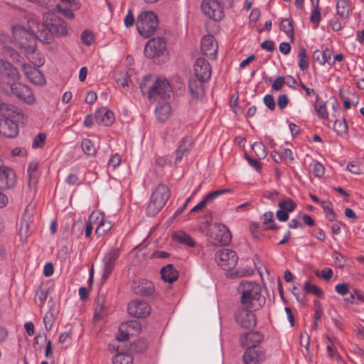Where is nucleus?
Segmentation results:
<instances>
[{
    "label": "nucleus",
    "instance_id": "f257e3e1",
    "mask_svg": "<svg viewBox=\"0 0 364 364\" xmlns=\"http://www.w3.org/2000/svg\"><path fill=\"white\" fill-rule=\"evenodd\" d=\"M237 291L241 295L242 307L258 310L265 303V299L261 294V287L257 282L243 281L237 287Z\"/></svg>",
    "mask_w": 364,
    "mask_h": 364
},
{
    "label": "nucleus",
    "instance_id": "f03ea898",
    "mask_svg": "<svg viewBox=\"0 0 364 364\" xmlns=\"http://www.w3.org/2000/svg\"><path fill=\"white\" fill-rule=\"evenodd\" d=\"M142 95H146L148 99L156 101L159 99L165 100L170 96L171 86L166 79H154L151 75L143 77L139 85Z\"/></svg>",
    "mask_w": 364,
    "mask_h": 364
},
{
    "label": "nucleus",
    "instance_id": "7ed1b4c3",
    "mask_svg": "<svg viewBox=\"0 0 364 364\" xmlns=\"http://www.w3.org/2000/svg\"><path fill=\"white\" fill-rule=\"evenodd\" d=\"M0 134L8 138H14L18 134L17 121L21 112L13 105L2 104L0 106Z\"/></svg>",
    "mask_w": 364,
    "mask_h": 364
},
{
    "label": "nucleus",
    "instance_id": "20e7f679",
    "mask_svg": "<svg viewBox=\"0 0 364 364\" xmlns=\"http://www.w3.org/2000/svg\"><path fill=\"white\" fill-rule=\"evenodd\" d=\"M13 40L19 46L21 52L26 55L33 53L36 50V35L33 29L21 25H15L12 28Z\"/></svg>",
    "mask_w": 364,
    "mask_h": 364
},
{
    "label": "nucleus",
    "instance_id": "39448f33",
    "mask_svg": "<svg viewBox=\"0 0 364 364\" xmlns=\"http://www.w3.org/2000/svg\"><path fill=\"white\" fill-rule=\"evenodd\" d=\"M136 26L140 36L145 38H149L159 27L158 17L153 11H143L137 17Z\"/></svg>",
    "mask_w": 364,
    "mask_h": 364
},
{
    "label": "nucleus",
    "instance_id": "423d86ee",
    "mask_svg": "<svg viewBox=\"0 0 364 364\" xmlns=\"http://www.w3.org/2000/svg\"><path fill=\"white\" fill-rule=\"evenodd\" d=\"M170 195L169 188L164 184H159L151 196L146 209L147 215L151 217L156 215L164 206Z\"/></svg>",
    "mask_w": 364,
    "mask_h": 364
},
{
    "label": "nucleus",
    "instance_id": "0eeeda50",
    "mask_svg": "<svg viewBox=\"0 0 364 364\" xmlns=\"http://www.w3.org/2000/svg\"><path fill=\"white\" fill-rule=\"evenodd\" d=\"M208 240L213 245H226L231 241L229 229L223 224H215L207 232Z\"/></svg>",
    "mask_w": 364,
    "mask_h": 364
},
{
    "label": "nucleus",
    "instance_id": "6e6552de",
    "mask_svg": "<svg viewBox=\"0 0 364 364\" xmlns=\"http://www.w3.org/2000/svg\"><path fill=\"white\" fill-rule=\"evenodd\" d=\"M43 26L48 27L54 35L58 37L68 34L67 26L65 21L52 12H45L43 16Z\"/></svg>",
    "mask_w": 364,
    "mask_h": 364
},
{
    "label": "nucleus",
    "instance_id": "1a4fd4ad",
    "mask_svg": "<svg viewBox=\"0 0 364 364\" xmlns=\"http://www.w3.org/2000/svg\"><path fill=\"white\" fill-rule=\"evenodd\" d=\"M215 260L218 266L226 271L233 269L238 261L236 252L230 249H222L215 254Z\"/></svg>",
    "mask_w": 364,
    "mask_h": 364
},
{
    "label": "nucleus",
    "instance_id": "9d476101",
    "mask_svg": "<svg viewBox=\"0 0 364 364\" xmlns=\"http://www.w3.org/2000/svg\"><path fill=\"white\" fill-rule=\"evenodd\" d=\"M166 52V41L162 37L152 38L145 45L144 54L149 58L164 55Z\"/></svg>",
    "mask_w": 364,
    "mask_h": 364
},
{
    "label": "nucleus",
    "instance_id": "9b49d317",
    "mask_svg": "<svg viewBox=\"0 0 364 364\" xmlns=\"http://www.w3.org/2000/svg\"><path fill=\"white\" fill-rule=\"evenodd\" d=\"M28 26L34 31L36 40L38 39L44 43H50L54 40L55 35L48 27L40 26L37 19L31 18L28 20Z\"/></svg>",
    "mask_w": 364,
    "mask_h": 364
},
{
    "label": "nucleus",
    "instance_id": "f8f14e48",
    "mask_svg": "<svg viewBox=\"0 0 364 364\" xmlns=\"http://www.w3.org/2000/svg\"><path fill=\"white\" fill-rule=\"evenodd\" d=\"M203 13L209 18L214 21H220L224 13L221 4L216 0H205L201 4Z\"/></svg>",
    "mask_w": 364,
    "mask_h": 364
},
{
    "label": "nucleus",
    "instance_id": "ddd939ff",
    "mask_svg": "<svg viewBox=\"0 0 364 364\" xmlns=\"http://www.w3.org/2000/svg\"><path fill=\"white\" fill-rule=\"evenodd\" d=\"M250 309H242L238 310L235 314V320L238 325L244 328H254L257 324L256 316L253 311Z\"/></svg>",
    "mask_w": 364,
    "mask_h": 364
},
{
    "label": "nucleus",
    "instance_id": "4468645a",
    "mask_svg": "<svg viewBox=\"0 0 364 364\" xmlns=\"http://www.w3.org/2000/svg\"><path fill=\"white\" fill-rule=\"evenodd\" d=\"M119 256V250L112 248L107 252L103 258L104 268L102 275V283L105 282L109 277L115 267L116 262Z\"/></svg>",
    "mask_w": 364,
    "mask_h": 364
},
{
    "label": "nucleus",
    "instance_id": "2eb2a0df",
    "mask_svg": "<svg viewBox=\"0 0 364 364\" xmlns=\"http://www.w3.org/2000/svg\"><path fill=\"white\" fill-rule=\"evenodd\" d=\"M265 358V352L261 346H251L247 348L242 357L245 364H260Z\"/></svg>",
    "mask_w": 364,
    "mask_h": 364
},
{
    "label": "nucleus",
    "instance_id": "dca6fc26",
    "mask_svg": "<svg viewBox=\"0 0 364 364\" xmlns=\"http://www.w3.org/2000/svg\"><path fill=\"white\" fill-rule=\"evenodd\" d=\"M12 93L27 104L32 105L36 102L34 94L31 89L20 82H15L11 85Z\"/></svg>",
    "mask_w": 364,
    "mask_h": 364
},
{
    "label": "nucleus",
    "instance_id": "f3484780",
    "mask_svg": "<svg viewBox=\"0 0 364 364\" xmlns=\"http://www.w3.org/2000/svg\"><path fill=\"white\" fill-rule=\"evenodd\" d=\"M128 313L136 318H145L151 313V307L144 301L134 300L131 301L127 306Z\"/></svg>",
    "mask_w": 364,
    "mask_h": 364
},
{
    "label": "nucleus",
    "instance_id": "a211bd4d",
    "mask_svg": "<svg viewBox=\"0 0 364 364\" xmlns=\"http://www.w3.org/2000/svg\"><path fill=\"white\" fill-rule=\"evenodd\" d=\"M16 184V174L12 168L1 164L0 160V188H11Z\"/></svg>",
    "mask_w": 364,
    "mask_h": 364
},
{
    "label": "nucleus",
    "instance_id": "6ab92c4d",
    "mask_svg": "<svg viewBox=\"0 0 364 364\" xmlns=\"http://www.w3.org/2000/svg\"><path fill=\"white\" fill-rule=\"evenodd\" d=\"M194 77L201 79L202 81H207L211 75V68L209 63L204 58L196 59L194 66Z\"/></svg>",
    "mask_w": 364,
    "mask_h": 364
},
{
    "label": "nucleus",
    "instance_id": "aec40b11",
    "mask_svg": "<svg viewBox=\"0 0 364 364\" xmlns=\"http://www.w3.org/2000/svg\"><path fill=\"white\" fill-rule=\"evenodd\" d=\"M201 50L204 55L215 59L218 53V43L211 35L203 36L201 40Z\"/></svg>",
    "mask_w": 364,
    "mask_h": 364
},
{
    "label": "nucleus",
    "instance_id": "412c9836",
    "mask_svg": "<svg viewBox=\"0 0 364 364\" xmlns=\"http://www.w3.org/2000/svg\"><path fill=\"white\" fill-rule=\"evenodd\" d=\"M21 67L25 75L32 83L39 85L45 83L44 76L38 69L26 63L22 64Z\"/></svg>",
    "mask_w": 364,
    "mask_h": 364
},
{
    "label": "nucleus",
    "instance_id": "4be33fe9",
    "mask_svg": "<svg viewBox=\"0 0 364 364\" xmlns=\"http://www.w3.org/2000/svg\"><path fill=\"white\" fill-rule=\"evenodd\" d=\"M133 291L139 295L147 296L153 294L154 286L152 282L144 279L135 281L132 286Z\"/></svg>",
    "mask_w": 364,
    "mask_h": 364
},
{
    "label": "nucleus",
    "instance_id": "5701e85b",
    "mask_svg": "<svg viewBox=\"0 0 364 364\" xmlns=\"http://www.w3.org/2000/svg\"><path fill=\"white\" fill-rule=\"evenodd\" d=\"M263 336L258 331L243 333L240 336V343L242 347L259 346Z\"/></svg>",
    "mask_w": 364,
    "mask_h": 364
},
{
    "label": "nucleus",
    "instance_id": "b1692460",
    "mask_svg": "<svg viewBox=\"0 0 364 364\" xmlns=\"http://www.w3.org/2000/svg\"><path fill=\"white\" fill-rule=\"evenodd\" d=\"M95 117L97 124L104 126L111 125L114 120L113 112L107 110L106 108H102L97 110Z\"/></svg>",
    "mask_w": 364,
    "mask_h": 364
},
{
    "label": "nucleus",
    "instance_id": "393cba45",
    "mask_svg": "<svg viewBox=\"0 0 364 364\" xmlns=\"http://www.w3.org/2000/svg\"><path fill=\"white\" fill-rule=\"evenodd\" d=\"M205 81H202L196 77H192L189 80V90L193 98L198 99L204 95L203 83Z\"/></svg>",
    "mask_w": 364,
    "mask_h": 364
},
{
    "label": "nucleus",
    "instance_id": "a878e982",
    "mask_svg": "<svg viewBox=\"0 0 364 364\" xmlns=\"http://www.w3.org/2000/svg\"><path fill=\"white\" fill-rule=\"evenodd\" d=\"M0 74L12 80H18L19 73L17 69L9 62L0 58Z\"/></svg>",
    "mask_w": 364,
    "mask_h": 364
},
{
    "label": "nucleus",
    "instance_id": "bb28decb",
    "mask_svg": "<svg viewBox=\"0 0 364 364\" xmlns=\"http://www.w3.org/2000/svg\"><path fill=\"white\" fill-rule=\"evenodd\" d=\"M156 116L159 122H165L170 117L171 114V108L168 103L162 102L159 103L156 106Z\"/></svg>",
    "mask_w": 364,
    "mask_h": 364
},
{
    "label": "nucleus",
    "instance_id": "cd10ccee",
    "mask_svg": "<svg viewBox=\"0 0 364 364\" xmlns=\"http://www.w3.org/2000/svg\"><path fill=\"white\" fill-rule=\"evenodd\" d=\"M161 278L164 282L172 283L178 277V272L173 264H168L161 269Z\"/></svg>",
    "mask_w": 364,
    "mask_h": 364
},
{
    "label": "nucleus",
    "instance_id": "c85d7f7f",
    "mask_svg": "<svg viewBox=\"0 0 364 364\" xmlns=\"http://www.w3.org/2000/svg\"><path fill=\"white\" fill-rule=\"evenodd\" d=\"M106 302V296L105 294L102 293L99 294L96 299L97 306L95 308V314H94V319L100 320L102 318L105 311L107 310V307L105 306Z\"/></svg>",
    "mask_w": 364,
    "mask_h": 364
},
{
    "label": "nucleus",
    "instance_id": "c756f323",
    "mask_svg": "<svg viewBox=\"0 0 364 364\" xmlns=\"http://www.w3.org/2000/svg\"><path fill=\"white\" fill-rule=\"evenodd\" d=\"M173 238L179 243L189 247H194L196 243L191 236L183 230H177L173 232Z\"/></svg>",
    "mask_w": 364,
    "mask_h": 364
},
{
    "label": "nucleus",
    "instance_id": "7c9ffc66",
    "mask_svg": "<svg viewBox=\"0 0 364 364\" xmlns=\"http://www.w3.org/2000/svg\"><path fill=\"white\" fill-rule=\"evenodd\" d=\"M332 51L326 48L324 50H316L313 53V58L318 62L320 65H324L326 63H330Z\"/></svg>",
    "mask_w": 364,
    "mask_h": 364
},
{
    "label": "nucleus",
    "instance_id": "2f4dec72",
    "mask_svg": "<svg viewBox=\"0 0 364 364\" xmlns=\"http://www.w3.org/2000/svg\"><path fill=\"white\" fill-rule=\"evenodd\" d=\"M314 108L319 117L322 119L328 118V114L326 109V102L321 100L318 95L316 96Z\"/></svg>",
    "mask_w": 364,
    "mask_h": 364
},
{
    "label": "nucleus",
    "instance_id": "473e14b6",
    "mask_svg": "<svg viewBox=\"0 0 364 364\" xmlns=\"http://www.w3.org/2000/svg\"><path fill=\"white\" fill-rule=\"evenodd\" d=\"M280 28L289 36L291 41H294V28L292 21L289 18H284L280 23Z\"/></svg>",
    "mask_w": 364,
    "mask_h": 364
},
{
    "label": "nucleus",
    "instance_id": "72a5a7b5",
    "mask_svg": "<svg viewBox=\"0 0 364 364\" xmlns=\"http://www.w3.org/2000/svg\"><path fill=\"white\" fill-rule=\"evenodd\" d=\"M336 9L341 18H347L349 16V5L346 0H338Z\"/></svg>",
    "mask_w": 364,
    "mask_h": 364
},
{
    "label": "nucleus",
    "instance_id": "f704fd0d",
    "mask_svg": "<svg viewBox=\"0 0 364 364\" xmlns=\"http://www.w3.org/2000/svg\"><path fill=\"white\" fill-rule=\"evenodd\" d=\"M133 358L131 354L119 353L112 358L113 364H132Z\"/></svg>",
    "mask_w": 364,
    "mask_h": 364
},
{
    "label": "nucleus",
    "instance_id": "c9c22d12",
    "mask_svg": "<svg viewBox=\"0 0 364 364\" xmlns=\"http://www.w3.org/2000/svg\"><path fill=\"white\" fill-rule=\"evenodd\" d=\"M81 146L84 153L87 156H92L95 155L97 151L96 148L91 140L88 139H83L81 143Z\"/></svg>",
    "mask_w": 364,
    "mask_h": 364
},
{
    "label": "nucleus",
    "instance_id": "e433bc0d",
    "mask_svg": "<svg viewBox=\"0 0 364 364\" xmlns=\"http://www.w3.org/2000/svg\"><path fill=\"white\" fill-rule=\"evenodd\" d=\"M304 289L306 293L312 294L319 298L323 296V291L317 286L312 284L310 282H306L304 284Z\"/></svg>",
    "mask_w": 364,
    "mask_h": 364
},
{
    "label": "nucleus",
    "instance_id": "4c0bfd02",
    "mask_svg": "<svg viewBox=\"0 0 364 364\" xmlns=\"http://www.w3.org/2000/svg\"><path fill=\"white\" fill-rule=\"evenodd\" d=\"M298 58L299 68L303 71L307 70L309 68V61L306 57V49L304 47L299 48Z\"/></svg>",
    "mask_w": 364,
    "mask_h": 364
},
{
    "label": "nucleus",
    "instance_id": "58836bf2",
    "mask_svg": "<svg viewBox=\"0 0 364 364\" xmlns=\"http://www.w3.org/2000/svg\"><path fill=\"white\" fill-rule=\"evenodd\" d=\"M311 1L312 2V4H314V0H311ZM318 3H319V0H316V4L314 5V9L311 11V16H310L311 21L313 23L316 24V26H318V25L320 22V20H321V13H320V10L318 8Z\"/></svg>",
    "mask_w": 364,
    "mask_h": 364
},
{
    "label": "nucleus",
    "instance_id": "ea45409f",
    "mask_svg": "<svg viewBox=\"0 0 364 364\" xmlns=\"http://www.w3.org/2000/svg\"><path fill=\"white\" fill-rule=\"evenodd\" d=\"M252 149L258 159H262L266 157L267 152L265 150V146L262 142H255L252 146Z\"/></svg>",
    "mask_w": 364,
    "mask_h": 364
},
{
    "label": "nucleus",
    "instance_id": "a19ab883",
    "mask_svg": "<svg viewBox=\"0 0 364 364\" xmlns=\"http://www.w3.org/2000/svg\"><path fill=\"white\" fill-rule=\"evenodd\" d=\"M112 227V224L110 221H106L105 220L98 224L96 228L95 233L98 237L105 235Z\"/></svg>",
    "mask_w": 364,
    "mask_h": 364
},
{
    "label": "nucleus",
    "instance_id": "79ce46f5",
    "mask_svg": "<svg viewBox=\"0 0 364 364\" xmlns=\"http://www.w3.org/2000/svg\"><path fill=\"white\" fill-rule=\"evenodd\" d=\"M278 205L280 209L289 213L294 210L295 208L296 207V203L291 199H287L280 201Z\"/></svg>",
    "mask_w": 364,
    "mask_h": 364
},
{
    "label": "nucleus",
    "instance_id": "37998d69",
    "mask_svg": "<svg viewBox=\"0 0 364 364\" xmlns=\"http://www.w3.org/2000/svg\"><path fill=\"white\" fill-rule=\"evenodd\" d=\"M146 348V342L143 339H138L130 345V350L135 353H142Z\"/></svg>",
    "mask_w": 364,
    "mask_h": 364
},
{
    "label": "nucleus",
    "instance_id": "c03bdc74",
    "mask_svg": "<svg viewBox=\"0 0 364 364\" xmlns=\"http://www.w3.org/2000/svg\"><path fill=\"white\" fill-rule=\"evenodd\" d=\"M333 129L338 135H343L348 132V125L345 120H336L334 122Z\"/></svg>",
    "mask_w": 364,
    "mask_h": 364
},
{
    "label": "nucleus",
    "instance_id": "a18cd8bd",
    "mask_svg": "<svg viewBox=\"0 0 364 364\" xmlns=\"http://www.w3.org/2000/svg\"><path fill=\"white\" fill-rule=\"evenodd\" d=\"M48 291L47 289H40L36 292L35 301L36 304L42 307L48 297Z\"/></svg>",
    "mask_w": 364,
    "mask_h": 364
},
{
    "label": "nucleus",
    "instance_id": "49530a36",
    "mask_svg": "<svg viewBox=\"0 0 364 364\" xmlns=\"http://www.w3.org/2000/svg\"><path fill=\"white\" fill-rule=\"evenodd\" d=\"M230 191V189H221L217 190L213 192L209 193L203 200L205 201V204H208L211 203L215 198L221 194Z\"/></svg>",
    "mask_w": 364,
    "mask_h": 364
},
{
    "label": "nucleus",
    "instance_id": "de8ad7c7",
    "mask_svg": "<svg viewBox=\"0 0 364 364\" xmlns=\"http://www.w3.org/2000/svg\"><path fill=\"white\" fill-rule=\"evenodd\" d=\"M38 165L36 162H31L28 168V174L29 176V182L28 184L31 186V183L33 181V183L36 182V172L38 171Z\"/></svg>",
    "mask_w": 364,
    "mask_h": 364
},
{
    "label": "nucleus",
    "instance_id": "09e8293b",
    "mask_svg": "<svg viewBox=\"0 0 364 364\" xmlns=\"http://www.w3.org/2000/svg\"><path fill=\"white\" fill-rule=\"evenodd\" d=\"M46 135L43 133H39L33 139L32 147L33 149L42 148L46 141Z\"/></svg>",
    "mask_w": 364,
    "mask_h": 364
},
{
    "label": "nucleus",
    "instance_id": "8fccbe9b",
    "mask_svg": "<svg viewBox=\"0 0 364 364\" xmlns=\"http://www.w3.org/2000/svg\"><path fill=\"white\" fill-rule=\"evenodd\" d=\"M29 225L27 221L25 220H23V221L21 223L20 229H19V235L21 237V240H26L28 236L29 235Z\"/></svg>",
    "mask_w": 364,
    "mask_h": 364
},
{
    "label": "nucleus",
    "instance_id": "3c124183",
    "mask_svg": "<svg viewBox=\"0 0 364 364\" xmlns=\"http://www.w3.org/2000/svg\"><path fill=\"white\" fill-rule=\"evenodd\" d=\"M89 220L93 224L98 226V224L102 223L105 220V215L102 212H93L89 218Z\"/></svg>",
    "mask_w": 364,
    "mask_h": 364
},
{
    "label": "nucleus",
    "instance_id": "603ef678",
    "mask_svg": "<svg viewBox=\"0 0 364 364\" xmlns=\"http://www.w3.org/2000/svg\"><path fill=\"white\" fill-rule=\"evenodd\" d=\"M43 321L46 329L48 331L50 330L55 322L53 314L51 311L47 312L44 316Z\"/></svg>",
    "mask_w": 364,
    "mask_h": 364
},
{
    "label": "nucleus",
    "instance_id": "864d4df0",
    "mask_svg": "<svg viewBox=\"0 0 364 364\" xmlns=\"http://www.w3.org/2000/svg\"><path fill=\"white\" fill-rule=\"evenodd\" d=\"M81 41L84 44L90 46L94 41L92 33L87 30L84 31L81 34Z\"/></svg>",
    "mask_w": 364,
    "mask_h": 364
},
{
    "label": "nucleus",
    "instance_id": "5fc2aeb1",
    "mask_svg": "<svg viewBox=\"0 0 364 364\" xmlns=\"http://www.w3.org/2000/svg\"><path fill=\"white\" fill-rule=\"evenodd\" d=\"M193 146V139L191 136H186L182 139L180 141L179 145L178 146L180 149H185L187 151H190Z\"/></svg>",
    "mask_w": 364,
    "mask_h": 364
},
{
    "label": "nucleus",
    "instance_id": "6e6d98bb",
    "mask_svg": "<svg viewBox=\"0 0 364 364\" xmlns=\"http://www.w3.org/2000/svg\"><path fill=\"white\" fill-rule=\"evenodd\" d=\"M172 156H159L156 159V164L160 167H164L166 165L173 166V163L171 161Z\"/></svg>",
    "mask_w": 364,
    "mask_h": 364
},
{
    "label": "nucleus",
    "instance_id": "4d7b16f0",
    "mask_svg": "<svg viewBox=\"0 0 364 364\" xmlns=\"http://www.w3.org/2000/svg\"><path fill=\"white\" fill-rule=\"evenodd\" d=\"M285 77L283 76L277 77L273 82L272 89L275 91L280 90L286 83Z\"/></svg>",
    "mask_w": 364,
    "mask_h": 364
},
{
    "label": "nucleus",
    "instance_id": "13d9d810",
    "mask_svg": "<svg viewBox=\"0 0 364 364\" xmlns=\"http://www.w3.org/2000/svg\"><path fill=\"white\" fill-rule=\"evenodd\" d=\"M189 152L185 149H180L177 147L175 153H174V161H173V166H176L178 163H180L183 157V156Z\"/></svg>",
    "mask_w": 364,
    "mask_h": 364
},
{
    "label": "nucleus",
    "instance_id": "bf43d9fd",
    "mask_svg": "<svg viewBox=\"0 0 364 364\" xmlns=\"http://www.w3.org/2000/svg\"><path fill=\"white\" fill-rule=\"evenodd\" d=\"M333 272L331 268H326L320 272H316V275L324 280H329L333 277Z\"/></svg>",
    "mask_w": 364,
    "mask_h": 364
},
{
    "label": "nucleus",
    "instance_id": "052dcab7",
    "mask_svg": "<svg viewBox=\"0 0 364 364\" xmlns=\"http://www.w3.org/2000/svg\"><path fill=\"white\" fill-rule=\"evenodd\" d=\"M264 105L270 109L274 110L276 107L275 101L272 95L268 94L264 97Z\"/></svg>",
    "mask_w": 364,
    "mask_h": 364
},
{
    "label": "nucleus",
    "instance_id": "680f3d73",
    "mask_svg": "<svg viewBox=\"0 0 364 364\" xmlns=\"http://www.w3.org/2000/svg\"><path fill=\"white\" fill-rule=\"evenodd\" d=\"M3 53L6 56H9L13 60H18V53L10 46H4Z\"/></svg>",
    "mask_w": 364,
    "mask_h": 364
},
{
    "label": "nucleus",
    "instance_id": "e2e57ef3",
    "mask_svg": "<svg viewBox=\"0 0 364 364\" xmlns=\"http://www.w3.org/2000/svg\"><path fill=\"white\" fill-rule=\"evenodd\" d=\"M121 163V156L119 154H114L112 156L109 161H108V166L109 167H112L113 169H114L116 167H117Z\"/></svg>",
    "mask_w": 364,
    "mask_h": 364
},
{
    "label": "nucleus",
    "instance_id": "0e129e2a",
    "mask_svg": "<svg viewBox=\"0 0 364 364\" xmlns=\"http://www.w3.org/2000/svg\"><path fill=\"white\" fill-rule=\"evenodd\" d=\"M335 290L338 294H340L341 296H344L348 293L349 288H348V284L343 283V284H337L335 287Z\"/></svg>",
    "mask_w": 364,
    "mask_h": 364
},
{
    "label": "nucleus",
    "instance_id": "69168bd1",
    "mask_svg": "<svg viewBox=\"0 0 364 364\" xmlns=\"http://www.w3.org/2000/svg\"><path fill=\"white\" fill-rule=\"evenodd\" d=\"M289 103V99L287 95L283 94L279 96L277 99V105L279 109H284Z\"/></svg>",
    "mask_w": 364,
    "mask_h": 364
},
{
    "label": "nucleus",
    "instance_id": "338daca9",
    "mask_svg": "<svg viewBox=\"0 0 364 364\" xmlns=\"http://www.w3.org/2000/svg\"><path fill=\"white\" fill-rule=\"evenodd\" d=\"M348 169L352 173L359 174L361 173L359 163L358 161H352L348 165Z\"/></svg>",
    "mask_w": 364,
    "mask_h": 364
},
{
    "label": "nucleus",
    "instance_id": "774afa93",
    "mask_svg": "<svg viewBox=\"0 0 364 364\" xmlns=\"http://www.w3.org/2000/svg\"><path fill=\"white\" fill-rule=\"evenodd\" d=\"M314 173L316 177H321L325 172L324 166L320 163H316L313 169Z\"/></svg>",
    "mask_w": 364,
    "mask_h": 364
}]
</instances>
